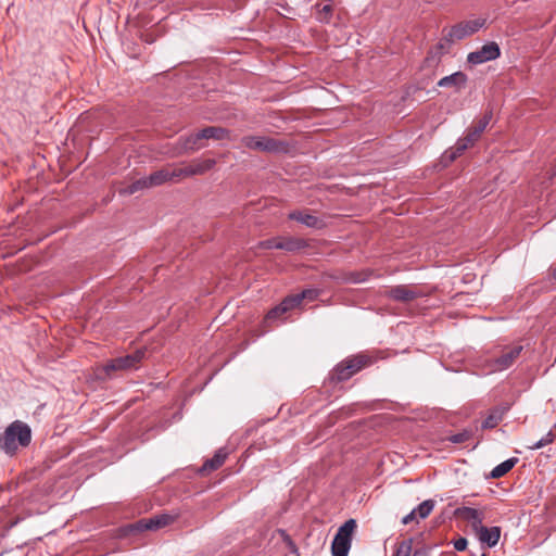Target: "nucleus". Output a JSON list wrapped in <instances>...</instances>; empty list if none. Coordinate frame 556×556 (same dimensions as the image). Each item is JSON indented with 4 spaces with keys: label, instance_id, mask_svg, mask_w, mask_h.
Returning a JSON list of instances; mask_svg holds the SVG:
<instances>
[{
    "label": "nucleus",
    "instance_id": "f257e3e1",
    "mask_svg": "<svg viewBox=\"0 0 556 556\" xmlns=\"http://www.w3.org/2000/svg\"><path fill=\"white\" fill-rule=\"evenodd\" d=\"M30 441V427L22 420H15L0 435V451L9 456H13L20 447H27Z\"/></svg>",
    "mask_w": 556,
    "mask_h": 556
},
{
    "label": "nucleus",
    "instance_id": "f03ea898",
    "mask_svg": "<svg viewBox=\"0 0 556 556\" xmlns=\"http://www.w3.org/2000/svg\"><path fill=\"white\" fill-rule=\"evenodd\" d=\"M229 138V130L223 127L217 126H208L200 131L190 135L186 138H179L181 149L185 151L188 150H198L201 147L198 144V142L202 139H213V140H225Z\"/></svg>",
    "mask_w": 556,
    "mask_h": 556
},
{
    "label": "nucleus",
    "instance_id": "7ed1b4c3",
    "mask_svg": "<svg viewBox=\"0 0 556 556\" xmlns=\"http://www.w3.org/2000/svg\"><path fill=\"white\" fill-rule=\"evenodd\" d=\"M356 529L354 519L346 520L334 535L331 544L332 556H348L352 544V534Z\"/></svg>",
    "mask_w": 556,
    "mask_h": 556
},
{
    "label": "nucleus",
    "instance_id": "20e7f679",
    "mask_svg": "<svg viewBox=\"0 0 556 556\" xmlns=\"http://www.w3.org/2000/svg\"><path fill=\"white\" fill-rule=\"evenodd\" d=\"M485 25L484 18H475L460 22L452 26L444 35V40L450 45L456 40H462L481 29Z\"/></svg>",
    "mask_w": 556,
    "mask_h": 556
},
{
    "label": "nucleus",
    "instance_id": "39448f33",
    "mask_svg": "<svg viewBox=\"0 0 556 556\" xmlns=\"http://www.w3.org/2000/svg\"><path fill=\"white\" fill-rule=\"evenodd\" d=\"M368 363L365 356H355L348 358L344 362L338 364L331 374V379L336 381H345L350 379L354 374L364 368Z\"/></svg>",
    "mask_w": 556,
    "mask_h": 556
},
{
    "label": "nucleus",
    "instance_id": "423d86ee",
    "mask_svg": "<svg viewBox=\"0 0 556 556\" xmlns=\"http://www.w3.org/2000/svg\"><path fill=\"white\" fill-rule=\"evenodd\" d=\"M523 348L522 345H514L502 350L501 355L492 358L489 363L490 371H504L510 368L519 358Z\"/></svg>",
    "mask_w": 556,
    "mask_h": 556
},
{
    "label": "nucleus",
    "instance_id": "0eeeda50",
    "mask_svg": "<svg viewBox=\"0 0 556 556\" xmlns=\"http://www.w3.org/2000/svg\"><path fill=\"white\" fill-rule=\"evenodd\" d=\"M143 356L144 352L138 350L135 353L116 357L104 365V370L108 375H110L112 371L116 370L137 368V365L142 361Z\"/></svg>",
    "mask_w": 556,
    "mask_h": 556
},
{
    "label": "nucleus",
    "instance_id": "6e6552de",
    "mask_svg": "<svg viewBox=\"0 0 556 556\" xmlns=\"http://www.w3.org/2000/svg\"><path fill=\"white\" fill-rule=\"evenodd\" d=\"M500 46L494 41H490L483 45L478 50L470 52L467 55V62L471 65H479L489 61L496 60L497 58H500Z\"/></svg>",
    "mask_w": 556,
    "mask_h": 556
},
{
    "label": "nucleus",
    "instance_id": "1a4fd4ad",
    "mask_svg": "<svg viewBox=\"0 0 556 556\" xmlns=\"http://www.w3.org/2000/svg\"><path fill=\"white\" fill-rule=\"evenodd\" d=\"M288 217L289 219L296 220L308 228L321 229L325 227L324 219L308 213L307 211H292L289 213Z\"/></svg>",
    "mask_w": 556,
    "mask_h": 556
},
{
    "label": "nucleus",
    "instance_id": "9d476101",
    "mask_svg": "<svg viewBox=\"0 0 556 556\" xmlns=\"http://www.w3.org/2000/svg\"><path fill=\"white\" fill-rule=\"evenodd\" d=\"M387 296L402 303H409L418 296V292L407 286H395L387 291Z\"/></svg>",
    "mask_w": 556,
    "mask_h": 556
},
{
    "label": "nucleus",
    "instance_id": "9b49d317",
    "mask_svg": "<svg viewBox=\"0 0 556 556\" xmlns=\"http://www.w3.org/2000/svg\"><path fill=\"white\" fill-rule=\"evenodd\" d=\"M467 80V75L459 71L442 77L438 81V86L442 88H454L456 91H459L465 88Z\"/></svg>",
    "mask_w": 556,
    "mask_h": 556
},
{
    "label": "nucleus",
    "instance_id": "f8f14e48",
    "mask_svg": "<svg viewBox=\"0 0 556 556\" xmlns=\"http://www.w3.org/2000/svg\"><path fill=\"white\" fill-rule=\"evenodd\" d=\"M174 518L170 515L163 514L150 519H142L137 522L139 530H156L169 525Z\"/></svg>",
    "mask_w": 556,
    "mask_h": 556
},
{
    "label": "nucleus",
    "instance_id": "ddd939ff",
    "mask_svg": "<svg viewBox=\"0 0 556 556\" xmlns=\"http://www.w3.org/2000/svg\"><path fill=\"white\" fill-rule=\"evenodd\" d=\"M479 531V540L486 544L489 547H494L501 538V528L497 526L494 527H484L480 526Z\"/></svg>",
    "mask_w": 556,
    "mask_h": 556
},
{
    "label": "nucleus",
    "instance_id": "4468645a",
    "mask_svg": "<svg viewBox=\"0 0 556 556\" xmlns=\"http://www.w3.org/2000/svg\"><path fill=\"white\" fill-rule=\"evenodd\" d=\"M307 247L308 243L306 240L301 238L289 237L279 240L277 249L285 250L287 252H296Z\"/></svg>",
    "mask_w": 556,
    "mask_h": 556
},
{
    "label": "nucleus",
    "instance_id": "2eb2a0df",
    "mask_svg": "<svg viewBox=\"0 0 556 556\" xmlns=\"http://www.w3.org/2000/svg\"><path fill=\"white\" fill-rule=\"evenodd\" d=\"M215 164V161L212 159L195 161L192 164L187 165V174H189V176L203 175L211 170Z\"/></svg>",
    "mask_w": 556,
    "mask_h": 556
},
{
    "label": "nucleus",
    "instance_id": "dca6fc26",
    "mask_svg": "<svg viewBox=\"0 0 556 556\" xmlns=\"http://www.w3.org/2000/svg\"><path fill=\"white\" fill-rule=\"evenodd\" d=\"M226 458H227V452L225 451V448H219L216 451V453L214 454V456L212 458H208L205 460L201 470L202 471L216 470L224 464Z\"/></svg>",
    "mask_w": 556,
    "mask_h": 556
},
{
    "label": "nucleus",
    "instance_id": "f3484780",
    "mask_svg": "<svg viewBox=\"0 0 556 556\" xmlns=\"http://www.w3.org/2000/svg\"><path fill=\"white\" fill-rule=\"evenodd\" d=\"M463 516L471 522L472 527L475 530H479L480 529V526H483L482 522H483V515L480 510H478L477 508H472V507H464L463 510Z\"/></svg>",
    "mask_w": 556,
    "mask_h": 556
},
{
    "label": "nucleus",
    "instance_id": "a211bd4d",
    "mask_svg": "<svg viewBox=\"0 0 556 556\" xmlns=\"http://www.w3.org/2000/svg\"><path fill=\"white\" fill-rule=\"evenodd\" d=\"M264 147H265L264 152L275 153V154L287 153L289 150V146L287 142L277 140L274 138H269V137L266 138V142H265Z\"/></svg>",
    "mask_w": 556,
    "mask_h": 556
},
{
    "label": "nucleus",
    "instance_id": "6ab92c4d",
    "mask_svg": "<svg viewBox=\"0 0 556 556\" xmlns=\"http://www.w3.org/2000/svg\"><path fill=\"white\" fill-rule=\"evenodd\" d=\"M518 463V458L516 457H511V458H508L506 460H504L503 463L498 464L497 466H495L491 473H490V477L493 478V479H497V478H501L503 477L504 475H506L516 464Z\"/></svg>",
    "mask_w": 556,
    "mask_h": 556
},
{
    "label": "nucleus",
    "instance_id": "aec40b11",
    "mask_svg": "<svg viewBox=\"0 0 556 556\" xmlns=\"http://www.w3.org/2000/svg\"><path fill=\"white\" fill-rule=\"evenodd\" d=\"M472 144L473 143L471 142L470 138H468V136L459 138L451 153L447 155V152H445V156L448 157L450 161H454L457 156H459L465 150H467Z\"/></svg>",
    "mask_w": 556,
    "mask_h": 556
},
{
    "label": "nucleus",
    "instance_id": "412c9836",
    "mask_svg": "<svg viewBox=\"0 0 556 556\" xmlns=\"http://www.w3.org/2000/svg\"><path fill=\"white\" fill-rule=\"evenodd\" d=\"M266 138L267 137L248 136L242 139V143L248 149L264 152Z\"/></svg>",
    "mask_w": 556,
    "mask_h": 556
},
{
    "label": "nucleus",
    "instance_id": "4be33fe9",
    "mask_svg": "<svg viewBox=\"0 0 556 556\" xmlns=\"http://www.w3.org/2000/svg\"><path fill=\"white\" fill-rule=\"evenodd\" d=\"M503 419V412L500 409L492 410L482 421V429H493L495 428Z\"/></svg>",
    "mask_w": 556,
    "mask_h": 556
},
{
    "label": "nucleus",
    "instance_id": "5701e85b",
    "mask_svg": "<svg viewBox=\"0 0 556 556\" xmlns=\"http://www.w3.org/2000/svg\"><path fill=\"white\" fill-rule=\"evenodd\" d=\"M434 506L435 502L433 500H426L422 503H420L417 507H415L413 510L415 511L416 516L419 519H425L431 514Z\"/></svg>",
    "mask_w": 556,
    "mask_h": 556
},
{
    "label": "nucleus",
    "instance_id": "b1692460",
    "mask_svg": "<svg viewBox=\"0 0 556 556\" xmlns=\"http://www.w3.org/2000/svg\"><path fill=\"white\" fill-rule=\"evenodd\" d=\"M150 187L161 186L168 180V169H160L148 176Z\"/></svg>",
    "mask_w": 556,
    "mask_h": 556
},
{
    "label": "nucleus",
    "instance_id": "393cba45",
    "mask_svg": "<svg viewBox=\"0 0 556 556\" xmlns=\"http://www.w3.org/2000/svg\"><path fill=\"white\" fill-rule=\"evenodd\" d=\"M148 181H149L148 177L140 178V179L134 181L132 184H130L122 192L124 194H134L137 191H140V190H143V189H147V188H151L150 184Z\"/></svg>",
    "mask_w": 556,
    "mask_h": 556
},
{
    "label": "nucleus",
    "instance_id": "a878e982",
    "mask_svg": "<svg viewBox=\"0 0 556 556\" xmlns=\"http://www.w3.org/2000/svg\"><path fill=\"white\" fill-rule=\"evenodd\" d=\"M413 539L404 540L397 544L393 556H410Z\"/></svg>",
    "mask_w": 556,
    "mask_h": 556
},
{
    "label": "nucleus",
    "instance_id": "bb28decb",
    "mask_svg": "<svg viewBox=\"0 0 556 556\" xmlns=\"http://www.w3.org/2000/svg\"><path fill=\"white\" fill-rule=\"evenodd\" d=\"M301 303L299 301V298L296 294H293V295H289L287 298H285L281 302H280V306H281V309L285 311V312H289L293 308H295L296 306H299Z\"/></svg>",
    "mask_w": 556,
    "mask_h": 556
},
{
    "label": "nucleus",
    "instance_id": "cd10ccee",
    "mask_svg": "<svg viewBox=\"0 0 556 556\" xmlns=\"http://www.w3.org/2000/svg\"><path fill=\"white\" fill-rule=\"evenodd\" d=\"M471 437L472 431L469 429H464L463 431L451 435L448 440L454 444H459L468 441Z\"/></svg>",
    "mask_w": 556,
    "mask_h": 556
},
{
    "label": "nucleus",
    "instance_id": "c85d7f7f",
    "mask_svg": "<svg viewBox=\"0 0 556 556\" xmlns=\"http://www.w3.org/2000/svg\"><path fill=\"white\" fill-rule=\"evenodd\" d=\"M319 290L317 289H305L302 292L298 293V298L300 303H302L303 300L314 301L319 296Z\"/></svg>",
    "mask_w": 556,
    "mask_h": 556
},
{
    "label": "nucleus",
    "instance_id": "c756f323",
    "mask_svg": "<svg viewBox=\"0 0 556 556\" xmlns=\"http://www.w3.org/2000/svg\"><path fill=\"white\" fill-rule=\"evenodd\" d=\"M187 166L168 170V180L178 181L181 177H189Z\"/></svg>",
    "mask_w": 556,
    "mask_h": 556
},
{
    "label": "nucleus",
    "instance_id": "7c9ffc66",
    "mask_svg": "<svg viewBox=\"0 0 556 556\" xmlns=\"http://www.w3.org/2000/svg\"><path fill=\"white\" fill-rule=\"evenodd\" d=\"M492 118V115L491 113L490 114H485L478 123L476 126H473L476 128V132H480L482 134L484 131V129L488 127V125L490 124V121Z\"/></svg>",
    "mask_w": 556,
    "mask_h": 556
},
{
    "label": "nucleus",
    "instance_id": "2f4dec72",
    "mask_svg": "<svg viewBox=\"0 0 556 556\" xmlns=\"http://www.w3.org/2000/svg\"><path fill=\"white\" fill-rule=\"evenodd\" d=\"M286 312L281 309V306L278 304L277 306H275L274 308H271L267 315H266V319L267 320H275L277 318H279L280 316H282Z\"/></svg>",
    "mask_w": 556,
    "mask_h": 556
},
{
    "label": "nucleus",
    "instance_id": "473e14b6",
    "mask_svg": "<svg viewBox=\"0 0 556 556\" xmlns=\"http://www.w3.org/2000/svg\"><path fill=\"white\" fill-rule=\"evenodd\" d=\"M556 438V425L553 426V428L549 429V431L541 438V440L544 441L546 445L551 444Z\"/></svg>",
    "mask_w": 556,
    "mask_h": 556
},
{
    "label": "nucleus",
    "instance_id": "72a5a7b5",
    "mask_svg": "<svg viewBox=\"0 0 556 556\" xmlns=\"http://www.w3.org/2000/svg\"><path fill=\"white\" fill-rule=\"evenodd\" d=\"M279 240L273 238L260 242V247L263 249H277Z\"/></svg>",
    "mask_w": 556,
    "mask_h": 556
},
{
    "label": "nucleus",
    "instance_id": "f704fd0d",
    "mask_svg": "<svg viewBox=\"0 0 556 556\" xmlns=\"http://www.w3.org/2000/svg\"><path fill=\"white\" fill-rule=\"evenodd\" d=\"M467 540L465 538H459L454 542V548L458 552L465 551L467 547Z\"/></svg>",
    "mask_w": 556,
    "mask_h": 556
},
{
    "label": "nucleus",
    "instance_id": "c9c22d12",
    "mask_svg": "<svg viewBox=\"0 0 556 556\" xmlns=\"http://www.w3.org/2000/svg\"><path fill=\"white\" fill-rule=\"evenodd\" d=\"M466 136H468V138H470L471 142L475 143L481 136L480 132H476V128L472 127L470 129H468V132L466 134Z\"/></svg>",
    "mask_w": 556,
    "mask_h": 556
},
{
    "label": "nucleus",
    "instance_id": "e433bc0d",
    "mask_svg": "<svg viewBox=\"0 0 556 556\" xmlns=\"http://www.w3.org/2000/svg\"><path fill=\"white\" fill-rule=\"evenodd\" d=\"M414 520H417V516H416L415 511L412 510L409 514H407L405 517H403L402 523L408 525L409 522H412Z\"/></svg>",
    "mask_w": 556,
    "mask_h": 556
},
{
    "label": "nucleus",
    "instance_id": "4c0bfd02",
    "mask_svg": "<svg viewBox=\"0 0 556 556\" xmlns=\"http://www.w3.org/2000/svg\"><path fill=\"white\" fill-rule=\"evenodd\" d=\"M544 446H546V444L544 443L543 440L540 439L539 441L534 442L533 444L529 445L528 447L530 450H540Z\"/></svg>",
    "mask_w": 556,
    "mask_h": 556
},
{
    "label": "nucleus",
    "instance_id": "58836bf2",
    "mask_svg": "<svg viewBox=\"0 0 556 556\" xmlns=\"http://www.w3.org/2000/svg\"><path fill=\"white\" fill-rule=\"evenodd\" d=\"M410 556H428V553L425 549L418 548L415 549Z\"/></svg>",
    "mask_w": 556,
    "mask_h": 556
},
{
    "label": "nucleus",
    "instance_id": "ea45409f",
    "mask_svg": "<svg viewBox=\"0 0 556 556\" xmlns=\"http://www.w3.org/2000/svg\"><path fill=\"white\" fill-rule=\"evenodd\" d=\"M437 48L439 50H444L445 49V43L441 41V42L438 43Z\"/></svg>",
    "mask_w": 556,
    "mask_h": 556
},
{
    "label": "nucleus",
    "instance_id": "a19ab883",
    "mask_svg": "<svg viewBox=\"0 0 556 556\" xmlns=\"http://www.w3.org/2000/svg\"><path fill=\"white\" fill-rule=\"evenodd\" d=\"M323 10L325 12H330L331 11V7L330 5H325Z\"/></svg>",
    "mask_w": 556,
    "mask_h": 556
},
{
    "label": "nucleus",
    "instance_id": "79ce46f5",
    "mask_svg": "<svg viewBox=\"0 0 556 556\" xmlns=\"http://www.w3.org/2000/svg\"><path fill=\"white\" fill-rule=\"evenodd\" d=\"M553 277L556 279V267L553 270Z\"/></svg>",
    "mask_w": 556,
    "mask_h": 556
},
{
    "label": "nucleus",
    "instance_id": "37998d69",
    "mask_svg": "<svg viewBox=\"0 0 556 556\" xmlns=\"http://www.w3.org/2000/svg\"><path fill=\"white\" fill-rule=\"evenodd\" d=\"M481 556H486L485 554H482Z\"/></svg>",
    "mask_w": 556,
    "mask_h": 556
}]
</instances>
